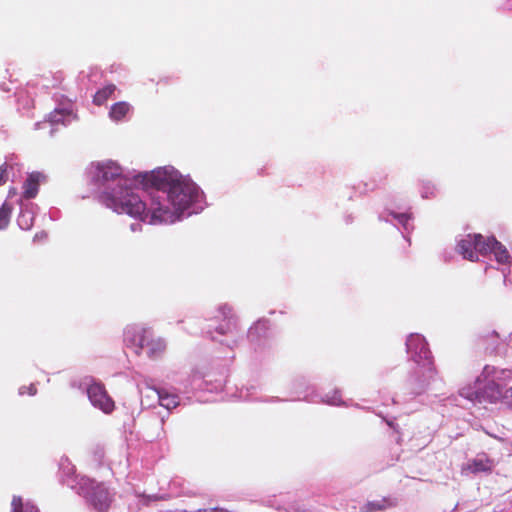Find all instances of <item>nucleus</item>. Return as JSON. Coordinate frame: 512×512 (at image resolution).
<instances>
[{
    "label": "nucleus",
    "instance_id": "6e6552de",
    "mask_svg": "<svg viewBox=\"0 0 512 512\" xmlns=\"http://www.w3.org/2000/svg\"><path fill=\"white\" fill-rule=\"evenodd\" d=\"M457 249L463 258L472 262L478 261V255L475 251V239L473 238V234H468L465 238L461 239L458 242Z\"/></svg>",
    "mask_w": 512,
    "mask_h": 512
},
{
    "label": "nucleus",
    "instance_id": "423d86ee",
    "mask_svg": "<svg viewBox=\"0 0 512 512\" xmlns=\"http://www.w3.org/2000/svg\"><path fill=\"white\" fill-rule=\"evenodd\" d=\"M407 350L413 360L419 363L421 360H428L430 350L425 339L419 334H412L408 337L406 342Z\"/></svg>",
    "mask_w": 512,
    "mask_h": 512
},
{
    "label": "nucleus",
    "instance_id": "39448f33",
    "mask_svg": "<svg viewBox=\"0 0 512 512\" xmlns=\"http://www.w3.org/2000/svg\"><path fill=\"white\" fill-rule=\"evenodd\" d=\"M88 397L91 403L101 409L105 413H110L114 410V401L108 395L105 387L99 383L91 384L87 389Z\"/></svg>",
    "mask_w": 512,
    "mask_h": 512
},
{
    "label": "nucleus",
    "instance_id": "ddd939ff",
    "mask_svg": "<svg viewBox=\"0 0 512 512\" xmlns=\"http://www.w3.org/2000/svg\"><path fill=\"white\" fill-rule=\"evenodd\" d=\"M115 89L114 84H109L98 90L93 97V103L97 106L103 105L112 96Z\"/></svg>",
    "mask_w": 512,
    "mask_h": 512
},
{
    "label": "nucleus",
    "instance_id": "5701e85b",
    "mask_svg": "<svg viewBox=\"0 0 512 512\" xmlns=\"http://www.w3.org/2000/svg\"><path fill=\"white\" fill-rule=\"evenodd\" d=\"M196 512H230L226 508L222 507H213V508H206V509H198Z\"/></svg>",
    "mask_w": 512,
    "mask_h": 512
},
{
    "label": "nucleus",
    "instance_id": "4be33fe9",
    "mask_svg": "<svg viewBox=\"0 0 512 512\" xmlns=\"http://www.w3.org/2000/svg\"><path fill=\"white\" fill-rule=\"evenodd\" d=\"M19 225L24 229H29L31 227V223L26 221V214H22L18 219Z\"/></svg>",
    "mask_w": 512,
    "mask_h": 512
},
{
    "label": "nucleus",
    "instance_id": "f8f14e48",
    "mask_svg": "<svg viewBox=\"0 0 512 512\" xmlns=\"http://www.w3.org/2000/svg\"><path fill=\"white\" fill-rule=\"evenodd\" d=\"M130 111V105L127 102L121 101L112 105L109 115L114 121L122 120Z\"/></svg>",
    "mask_w": 512,
    "mask_h": 512
},
{
    "label": "nucleus",
    "instance_id": "412c9836",
    "mask_svg": "<svg viewBox=\"0 0 512 512\" xmlns=\"http://www.w3.org/2000/svg\"><path fill=\"white\" fill-rule=\"evenodd\" d=\"M19 393L21 395L28 394V395L34 396L37 393V388L34 384H30L28 386H22L19 389Z\"/></svg>",
    "mask_w": 512,
    "mask_h": 512
},
{
    "label": "nucleus",
    "instance_id": "7ed1b4c3",
    "mask_svg": "<svg viewBox=\"0 0 512 512\" xmlns=\"http://www.w3.org/2000/svg\"><path fill=\"white\" fill-rule=\"evenodd\" d=\"M125 340L136 347V353L140 354L145 350L148 357L159 358L166 349L165 341L156 337L154 333L147 328H132L125 332Z\"/></svg>",
    "mask_w": 512,
    "mask_h": 512
},
{
    "label": "nucleus",
    "instance_id": "f257e3e1",
    "mask_svg": "<svg viewBox=\"0 0 512 512\" xmlns=\"http://www.w3.org/2000/svg\"><path fill=\"white\" fill-rule=\"evenodd\" d=\"M94 178L98 182H108L119 179L117 190L105 192L101 198L103 203L117 213H126L134 218L145 220L150 215V223L173 221V214L168 206L160 201L159 195L151 197V205L147 204L141 197L125 186L127 180L121 178V167L112 161L97 163L95 166Z\"/></svg>",
    "mask_w": 512,
    "mask_h": 512
},
{
    "label": "nucleus",
    "instance_id": "dca6fc26",
    "mask_svg": "<svg viewBox=\"0 0 512 512\" xmlns=\"http://www.w3.org/2000/svg\"><path fill=\"white\" fill-rule=\"evenodd\" d=\"M491 253L495 255L497 262L500 264H506L509 261L510 256L507 249L497 240L496 245L493 246V249L491 250Z\"/></svg>",
    "mask_w": 512,
    "mask_h": 512
},
{
    "label": "nucleus",
    "instance_id": "1a4fd4ad",
    "mask_svg": "<svg viewBox=\"0 0 512 512\" xmlns=\"http://www.w3.org/2000/svg\"><path fill=\"white\" fill-rule=\"evenodd\" d=\"M473 238L475 239V251L477 255H487L491 253L493 246L496 245L495 237H484L481 234H473Z\"/></svg>",
    "mask_w": 512,
    "mask_h": 512
},
{
    "label": "nucleus",
    "instance_id": "4468645a",
    "mask_svg": "<svg viewBox=\"0 0 512 512\" xmlns=\"http://www.w3.org/2000/svg\"><path fill=\"white\" fill-rule=\"evenodd\" d=\"M12 511L11 512H39L38 509L30 504H23L22 498L19 496H14L11 502Z\"/></svg>",
    "mask_w": 512,
    "mask_h": 512
},
{
    "label": "nucleus",
    "instance_id": "f3484780",
    "mask_svg": "<svg viewBox=\"0 0 512 512\" xmlns=\"http://www.w3.org/2000/svg\"><path fill=\"white\" fill-rule=\"evenodd\" d=\"M12 206L4 202L0 208V229H5L10 221Z\"/></svg>",
    "mask_w": 512,
    "mask_h": 512
},
{
    "label": "nucleus",
    "instance_id": "f03ea898",
    "mask_svg": "<svg viewBox=\"0 0 512 512\" xmlns=\"http://www.w3.org/2000/svg\"><path fill=\"white\" fill-rule=\"evenodd\" d=\"M135 181L144 189L154 188L167 194V201L173 206L175 213H180L195 201L198 188L195 183L184 178L173 167H163L151 172L140 173Z\"/></svg>",
    "mask_w": 512,
    "mask_h": 512
},
{
    "label": "nucleus",
    "instance_id": "9b49d317",
    "mask_svg": "<svg viewBox=\"0 0 512 512\" xmlns=\"http://www.w3.org/2000/svg\"><path fill=\"white\" fill-rule=\"evenodd\" d=\"M156 393L158 395L159 404L168 409L171 410L173 408H176L179 404V397L175 394H169L164 390H156Z\"/></svg>",
    "mask_w": 512,
    "mask_h": 512
},
{
    "label": "nucleus",
    "instance_id": "b1692460",
    "mask_svg": "<svg viewBox=\"0 0 512 512\" xmlns=\"http://www.w3.org/2000/svg\"><path fill=\"white\" fill-rule=\"evenodd\" d=\"M499 337V334L496 332V331H491V332H488L486 333L485 335H482L481 338L486 341L490 338H498Z\"/></svg>",
    "mask_w": 512,
    "mask_h": 512
},
{
    "label": "nucleus",
    "instance_id": "20e7f679",
    "mask_svg": "<svg viewBox=\"0 0 512 512\" xmlns=\"http://www.w3.org/2000/svg\"><path fill=\"white\" fill-rule=\"evenodd\" d=\"M79 485L85 497L97 511L104 512L109 509L112 495L102 483H97L94 479L82 478Z\"/></svg>",
    "mask_w": 512,
    "mask_h": 512
},
{
    "label": "nucleus",
    "instance_id": "a211bd4d",
    "mask_svg": "<svg viewBox=\"0 0 512 512\" xmlns=\"http://www.w3.org/2000/svg\"><path fill=\"white\" fill-rule=\"evenodd\" d=\"M470 468L473 472H489L492 470V463L488 459H476Z\"/></svg>",
    "mask_w": 512,
    "mask_h": 512
},
{
    "label": "nucleus",
    "instance_id": "6ab92c4d",
    "mask_svg": "<svg viewBox=\"0 0 512 512\" xmlns=\"http://www.w3.org/2000/svg\"><path fill=\"white\" fill-rule=\"evenodd\" d=\"M11 168L7 163L0 166V186L4 185L8 180V169Z\"/></svg>",
    "mask_w": 512,
    "mask_h": 512
},
{
    "label": "nucleus",
    "instance_id": "2eb2a0df",
    "mask_svg": "<svg viewBox=\"0 0 512 512\" xmlns=\"http://www.w3.org/2000/svg\"><path fill=\"white\" fill-rule=\"evenodd\" d=\"M237 328V319L231 315L226 317L224 323L216 327V331L221 335L232 333Z\"/></svg>",
    "mask_w": 512,
    "mask_h": 512
},
{
    "label": "nucleus",
    "instance_id": "393cba45",
    "mask_svg": "<svg viewBox=\"0 0 512 512\" xmlns=\"http://www.w3.org/2000/svg\"><path fill=\"white\" fill-rule=\"evenodd\" d=\"M60 113H61L60 111L55 110V114H54V121H59V119H57V118H56V116H57L58 114H60Z\"/></svg>",
    "mask_w": 512,
    "mask_h": 512
},
{
    "label": "nucleus",
    "instance_id": "0eeeda50",
    "mask_svg": "<svg viewBox=\"0 0 512 512\" xmlns=\"http://www.w3.org/2000/svg\"><path fill=\"white\" fill-rule=\"evenodd\" d=\"M44 178L45 176L40 172L30 173L23 184V197L25 199H32L36 197L40 182Z\"/></svg>",
    "mask_w": 512,
    "mask_h": 512
},
{
    "label": "nucleus",
    "instance_id": "9d476101",
    "mask_svg": "<svg viewBox=\"0 0 512 512\" xmlns=\"http://www.w3.org/2000/svg\"><path fill=\"white\" fill-rule=\"evenodd\" d=\"M395 506L393 500L382 498L381 500L369 501L360 508V512H377Z\"/></svg>",
    "mask_w": 512,
    "mask_h": 512
},
{
    "label": "nucleus",
    "instance_id": "aec40b11",
    "mask_svg": "<svg viewBox=\"0 0 512 512\" xmlns=\"http://www.w3.org/2000/svg\"><path fill=\"white\" fill-rule=\"evenodd\" d=\"M266 327H265V324L264 323H261V322H258L255 326L251 327L248 331V336L254 340L257 338V332L259 330H264Z\"/></svg>",
    "mask_w": 512,
    "mask_h": 512
}]
</instances>
